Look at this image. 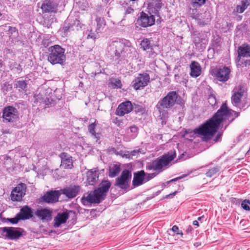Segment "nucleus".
Instances as JSON below:
<instances>
[{"label": "nucleus", "instance_id": "1", "mask_svg": "<svg viewBox=\"0 0 250 250\" xmlns=\"http://www.w3.org/2000/svg\"><path fill=\"white\" fill-rule=\"evenodd\" d=\"M233 113L231 122L238 117L240 115L239 112L235 111L232 109H229L226 103H223L220 109L213 115V116L207 121L205 123L196 128L193 130L187 129L185 131V134H193V136L198 134L203 136L205 141H208L211 139V137L217 131L221 123L223 122L224 117L228 116L230 117V114ZM190 137L192 135H190Z\"/></svg>", "mask_w": 250, "mask_h": 250}, {"label": "nucleus", "instance_id": "2", "mask_svg": "<svg viewBox=\"0 0 250 250\" xmlns=\"http://www.w3.org/2000/svg\"><path fill=\"white\" fill-rule=\"evenodd\" d=\"M107 50L112 61L116 64L128 63L129 59L135 56L136 51L131 42L124 39L113 41L109 43Z\"/></svg>", "mask_w": 250, "mask_h": 250}, {"label": "nucleus", "instance_id": "3", "mask_svg": "<svg viewBox=\"0 0 250 250\" xmlns=\"http://www.w3.org/2000/svg\"><path fill=\"white\" fill-rule=\"evenodd\" d=\"M176 157L175 151H170L157 158L151 163H148L146 166V169L148 170L157 171V172L148 173L145 172L144 176L145 182H147L156 176L160 172L169 167V164Z\"/></svg>", "mask_w": 250, "mask_h": 250}, {"label": "nucleus", "instance_id": "4", "mask_svg": "<svg viewBox=\"0 0 250 250\" xmlns=\"http://www.w3.org/2000/svg\"><path fill=\"white\" fill-rule=\"evenodd\" d=\"M110 187L111 183L109 181H103L99 185V188L91 191L87 196L82 197V203L84 206L93 203L99 204L105 199Z\"/></svg>", "mask_w": 250, "mask_h": 250}, {"label": "nucleus", "instance_id": "5", "mask_svg": "<svg viewBox=\"0 0 250 250\" xmlns=\"http://www.w3.org/2000/svg\"><path fill=\"white\" fill-rule=\"evenodd\" d=\"M180 99V97L176 91H170L166 96L158 102L156 105V108L160 114L165 117L167 114V112L166 109L172 108L176 103L181 105L184 104L182 101H180L179 102Z\"/></svg>", "mask_w": 250, "mask_h": 250}, {"label": "nucleus", "instance_id": "6", "mask_svg": "<svg viewBox=\"0 0 250 250\" xmlns=\"http://www.w3.org/2000/svg\"><path fill=\"white\" fill-rule=\"evenodd\" d=\"M47 60L53 65H63L66 60L65 49L59 45H54L48 48Z\"/></svg>", "mask_w": 250, "mask_h": 250}, {"label": "nucleus", "instance_id": "7", "mask_svg": "<svg viewBox=\"0 0 250 250\" xmlns=\"http://www.w3.org/2000/svg\"><path fill=\"white\" fill-rule=\"evenodd\" d=\"M1 118L4 123H15L19 119V112L18 109L13 106H6L2 109Z\"/></svg>", "mask_w": 250, "mask_h": 250}, {"label": "nucleus", "instance_id": "8", "mask_svg": "<svg viewBox=\"0 0 250 250\" xmlns=\"http://www.w3.org/2000/svg\"><path fill=\"white\" fill-rule=\"evenodd\" d=\"M0 233L5 239L11 240H18L25 234L22 228L7 227L0 228Z\"/></svg>", "mask_w": 250, "mask_h": 250}, {"label": "nucleus", "instance_id": "9", "mask_svg": "<svg viewBox=\"0 0 250 250\" xmlns=\"http://www.w3.org/2000/svg\"><path fill=\"white\" fill-rule=\"evenodd\" d=\"M230 72L229 67L220 66L212 68L210 71V74L218 81L226 82L229 78Z\"/></svg>", "mask_w": 250, "mask_h": 250}, {"label": "nucleus", "instance_id": "10", "mask_svg": "<svg viewBox=\"0 0 250 250\" xmlns=\"http://www.w3.org/2000/svg\"><path fill=\"white\" fill-rule=\"evenodd\" d=\"M81 28V24L80 21L76 18L68 17L66 20L64 25L61 31L62 37L67 36L68 32L71 31H78Z\"/></svg>", "mask_w": 250, "mask_h": 250}, {"label": "nucleus", "instance_id": "11", "mask_svg": "<svg viewBox=\"0 0 250 250\" xmlns=\"http://www.w3.org/2000/svg\"><path fill=\"white\" fill-rule=\"evenodd\" d=\"M131 172L128 169L124 170L116 179L115 186L123 190L127 189L130 186Z\"/></svg>", "mask_w": 250, "mask_h": 250}, {"label": "nucleus", "instance_id": "12", "mask_svg": "<svg viewBox=\"0 0 250 250\" xmlns=\"http://www.w3.org/2000/svg\"><path fill=\"white\" fill-rule=\"evenodd\" d=\"M150 82V76L146 73H140L132 81L131 85L135 90L144 88Z\"/></svg>", "mask_w": 250, "mask_h": 250}, {"label": "nucleus", "instance_id": "13", "mask_svg": "<svg viewBox=\"0 0 250 250\" xmlns=\"http://www.w3.org/2000/svg\"><path fill=\"white\" fill-rule=\"evenodd\" d=\"M155 21V19L153 15L150 13L149 15L142 12L137 20L136 23L142 27H147L154 24Z\"/></svg>", "mask_w": 250, "mask_h": 250}, {"label": "nucleus", "instance_id": "14", "mask_svg": "<svg viewBox=\"0 0 250 250\" xmlns=\"http://www.w3.org/2000/svg\"><path fill=\"white\" fill-rule=\"evenodd\" d=\"M34 100L35 104H39V105L42 104H44L45 108L52 107L56 104L55 97L52 94L46 96L45 98H42V95H35L34 97Z\"/></svg>", "mask_w": 250, "mask_h": 250}, {"label": "nucleus", "instance_id": "15", "mask_svg": "<svg viewBox=\"0 0 250 250\" xmlns=\"http://www.w3.org/2000/svg\"><path fill=\"white\" fill-rule=\"evenodd\" d=\"M26 187L23 183L19 184L12 191L11 200L13 201H20L25 194Z\"/></svg>", "mask_w": 250, "mask_h": 250}, {"label": "nucleus", "instance_id": "16", "mask_svg": "<svg viewBox=\"0 0 250 250\" xmlns=\"http://www.w3.org/2000/svg\"><path fill=\"white\" fill-rule=\"evenodd\" d=\"M80 189L81 188L79 186L70 185L61 189L60 191L61 194L64 195L69 199H72L78 194Z\"/></svg>", "mask_w": 250, "mask_h": 250}, {"label": "nucleus", "instance_id": "17", "mask_svg": "<svg viewBox=\"0 0 250 250\" xmlns=\"http://www.w3.org/2000/svg\"><path fill=\"white\" fill-rule=\"evenodd\" d=\"M61 195L60 190H50L46 192L42 196V201L47 203H54L58 201L59 198Z\"/></svg>", "mask_w": 250, "mask_h": 250}, {"label": "nucleus", "instance_id": "18", "mask_svg": "<svg viewBox=\"0 0 250 250\" xmlns=\"http://www.w3.org/2000/svg\"><path fill=\"white\" fill-rule=\"evenodd\" d=\"M133 109L131 102L126 101L120 104L117 107L116 114L120 116H123L125 114L130 112Z\"/></svg>", "mask_w": 250, "mask_h": 250}, {"label": "nucleus", "instance_id": "19", "mask_svg": "<svg viewBox=\"0 0 250 250\" xmlns=\"http://www.w3.org/2000/svg\"><path fill=\"white\" fill-rule=\"evenodd\" d=\"M57 7L58 4L51 0H44L41 7L43 13H56Z\"/></svg>", "mask_w": 250, "mask_h": 250}, {"label": "nucleus", "instance_id": "20", "mask_svg": "<svg viewBox=\"0 0 250 250\" xmlns=\"http://www.w3.org/2000/svg\"><path fill=\"white\" fill-rule=\"evenodd\" d=\"M52 211L44 208L37 209L35 212L36 215L42 222H48L52 218Z\"/></svg>", "mask_w": 250, "mask_h": 250}, {"label": "nucleus", "instance_id": "21", "mask_svg": "<svg viewBox=\"0 0 250 250\" xmlns=\"http://www.w3.org/2000/svg\"><path fill=\"white\" fill-rule=\"evenodd\" d=\"M61 159V167L64 169H71L73 167L72 157L66 153L62 152L60 155Z\"/></svg>", "mask_w": 250, "mask_h": 250}, {"label": "nucleus", "instance_id": "22", "mask_svg": "<svg viewBox=\"0 0 250 250\" xmlns=\"http://www.w3.org/2000/svg\"><path fill=\"white\" fill-rule=\"evenodd\" d=\"M207 42L208 40L201 34L196 35L194 39V43L200 51H203L206 49Z\"/></svg>", "mask_w": 250, "mask_h": 250}, {"label": "nucleus", "instance_id": "23", "mask_svg": "<svg viewBox=\"0 0 250 250\" xmlns=\"http://www.w3.org/2000/svg\"><path fill=\"white\" fill-rule=\"evenodd\" d=\"M18 214L21 220H28L33 216V209L28 206H24Z\"/></svg>", "mask_w": 250, "mask_h": 250}, {"label": "nucleus", "instance_id": "24", "mask_svg": "<svg viewBox=\"0 0 250 250\" xmlns=\"http://www.w3.org/2000/svg\"><path fill=\"white\" fill-rule=\"evenodd\" d=\"M238 56L237 60L240 61L242 57H250V45L248 43H244L238 48Z\"/></svg>", "mask_w": 250, "mask_h": 250}, {"label": "nucleus", "instance_id": "25", "mask_svg": "<svg viewBox=\"0 0 250 250\" xmlns=\"http://www.w3.org/2000/svg\"><path fill=\"white\" fill-rule=\"evenodd\" d=\"M145 172L142 170L134 173L133 179L132 181V185L134 187H138L143 183H145L144 176Z\"/></svg>", "mask_w": 250, "mask_h": 250}, {"label": "nucleus", "instance_id": "26", "mask_svg": "<svg viewBox=\"0 0 250 250\" xmlns=\"http://www.w3.org/2000/svg\"><path fill=\"white\" fill-rule=\"evenodd\" d=\"M162 6V2L161 0H152L148 4L149 12L160 17L159 11L161 9Z\"/></svg>", "mask_w": 250, "mask_h": 250}, {"label": "nucleus", "instance_id": "27", "mask_svg": "<svg viewBox=\"0 0 250 250\" xmlns=\"http://www.w3.org/2000/svg\"><path fill=\"white\" fill-rule=\"evenodd\" d=\"M69 217L68 213L67 212L59 213L54 218V225L55 228L59 227L62 224L65 223Z\"/></svg>", "mask_w": 250, "mask_h": 250}, {"label": "nucleus", "instance_id": "28", "mask_svg": "<svg viewBox=\"0 0 250 250\" xmlns=\"http://www.w3.org/2000/svg\"><path fill=\"white\" fill-rule=\"evenodd\" d=\"M190 75L192 77L196 78L201 75V68L198 62L195 61L192 62L190 64Z\"/></svg>", "mask_w": 250, "mask_h": 250}, {"label": "nucleus", "instance_id": "29", "mask_svg": "<svg viewBox=\"0 0 250 250\" xmlns=\"http://www.w3.org/2000/svg\"><path fill=\"white\" fill-rule=\"evenodd\" d=\"M98 177V174L96 171L90 170L87 172V182L90 185L96 184Z\"/></svg>", "mask_w": 250, "mask_h": 250}, {"label": "nucleus", "instance_id": "30", "mask_svg": "<svg viewBox=\"0 0 250 250\" xmlns=\"http://www.w3.org/2000/svg\"><path fill=\"white\" fill-rule=\"evenodd\" d=\"M120 165L119 164H112L109 167L108 176L113 178L117 176L121 171Z\"/></svg>", "mask_w": 250, "mask_h": 250}, {"label": "nucleus", "instance_id": "31", "mask_svg": "<svg viewBox=\"0 0 250 250\" xmlns=\"http://www.w3.org/2000/svg\"><path fill=\"white\" fill-rule=\"evenodd\" d=\"M15 87L21 93H25L27 91V82L26 80H20L17 81L15 84Z\"/></svg>", "mask_w": 250, "mask_h": 250}, {"label": "nucleus", "instance_id": "32", "mask_svg": "<svg viewBox=\"0 0 250 250\" xmlns=\"http://www.w3.org/2000/svg\"><path fill=\"white\" fill-rule=\"evenodd\" d=\"M250 5V0H242L240 5H237L236 7V11L239 13H242Z\"/></svg>", "mask_w": 250, "mask_h": 250}, {"label": "nucleus", "instance_id": "33", "mask_svg": "<svg viewBox=\"0 0 250 250\" xmlns=\"http://www.w3.org/2000/svg\"><path fill=\"white\" fill-rule=\"evenodd\" d=\"M96 21L97 23L96 32L98 34L102 32L104 30L105 26V21L104 19L101 17H97L96 19Z\"/></svg>", "mask_w": 250, "mask_h": 250}, {"label": "nucleus", "instance_id": "34", "mask_svg": "<svg viewBox=\"0 0 250 250\" xmlns=\"http://www.w3.org/2000/svg\"><path fill=\"white\" fill-rule=\"evenodd\" d=\"M96 122L93 123L91 124H90L88 126V130L89 132L91 134V136L97 139V140H98L100 138V134L98 133H96L95 132V127L96 126Z\"/></svg>", "mask_w": 250, "mask_h": 250}, {"label": "nucleus", "instance_id": "35", "mask_svg": "<svg viewBox=\"0 0 250 250\" xmlns=\"http://www.w3.org/2000/svg\"><path fill=\"white\" fill-rule=\"evenodd\" d=\"M141 47L144 50L150 49L151 51L153 49V46L151 44L150 41L148 39H143L140 43Z\"/></svg>", "mask_w": 250, "mask_h": 250}, {"label": "nucleus", "instance_id": "36", "mask_svg": "<svg viewBox=\"0 0 250 250\" xmlns=\"http://www.w3.org/2000/svg\"><path fill=\"white\" fill-rule=\"evenodd\" d=\"M9 68L11 71L15 73H20L22 70L21 66L16 62L10 63Z\"/></svg>", "mask_w": 250, "mask_h": 250}, {"label": "nucleus", "instance_id": "37", "mask_svg": "<svg viewBox=\"0 0 250 250\" xmlns=\"http://www.w3.org/2000/svg\"><path fill=\"white\" fill-rule=\"evenodd\" d=\"M242 97L234 93L231 96V102L232 104L237 108H239L241 104V100Z\"/></svg>", "mask_w": 250, "mask_h": 250}, {"label": "nucleus", "instance_id": "38", "mask_svg": "<svg viewBox=\"0 0 250 250\" xmlns=\"http://www.w3.org/2000/svg\"><path fill=\"white\" fill-rule=\"evenodd\" d=\"M4 161L3 162L4 167L6 169V170H9L12 168L13 166V162L12 159L6 156L4 158Z\"/></svg>", "mask_w": 250, "mask_h": 250}, {"label": "nucleus", "instance_id": "39", "mask_svg": "<svg viewBox=\"0 0 250 250\" xmlns=\"http://www.w3.org/2000/svg\"><path fill=\"white\" fill-rule=\"evenodd\" d=\"M12 89V84L9 83L8 82H4L1 85V90L4 94H6L7 92L11 91Z\"/></svg>", "mask_w": 250, "mask_h": 250}, {"label": "nucleus", "instance_id": "40", "mask_svg": "<svg viewBox=\"0 0 250 250\" xmlns=\"http://www.w3.org/2000/svg\"><path fill=\"white\" fill-rule=\"evenodd\" d=\"M206 0H191V5L194 8H200L206 3Z\"/></svg>", "mask_w": 250, "mask_h": 250}, {"label": "nucleus", "instance_id": "41", "mask_svg": "<svg viewBox=\"0 0 250 250\" xmlns=\"http://www.w3.org/2000/svg\"><path fill=\"white\" fill-rule=\"evenodd\" d=\"M250 105V101L248 98H245L241 102L239 108L240 110H245Z\"/></svg>", "mask_w": 250, "mask_h": 250}, {"label": "nucleus", "instance_id": "42", "mask_svg": "<svg viewBox=\"0 0 250 250\" xmlns=\"http://www.w3.org/2000/svg\"><path fill=\"white\" fill-rule=\"evenodd\" d=\"M220 170V167H215L210 169L208 172H206V175L207 177H211L214 175Z\"/></svg>", "mask_w": 250, "mask_h": 250}, {"label": "nucleus", "instance_id": "43", "mask_svg": "<svg viewBox=\"0 0 250 250\" xmlns=\"http://www.w3.org/2000/svg\"><path fill=\"white\" fill-rule=\"evenodd\" d=\"M111 85L114 88H121L122 86L121 81L119 79H114L111 80Z\"/></svg>", "mask_w": 250, "mask_h": 250}, {"label": "nucleus", "instance_id": "44", "mask_svg": "<svg viewBox=\"0 0 250 250\" xmlns=\"http://www.w3.org/2000/svg\"><path fill=\"white\" fill-rule=\"evenodd\" d=\"M236 91H234V93L238 95L239 96H241L242 97L243 96L244 93L245 92V89L243 86L242 85H239L236 88Z\"/></svg>", "mask_w": 250, "mask_h": 250}, {"label": "nucleus", "instance_id": "45", "mask_svg": "<svg viewBox=\"0 0 250 250\" xmlns=\"http://www.w3.org/2000/svg\"><path fill=\"white\" fill-rule=\"evenodd\" d=\"M241 207L245 210H250V201L247 199L244 200L241 203Z\"/></svg>", "mask_w": 250, "mask_h": 250}, {"label": "nucleus", "instance_id": "46", "mask_svg": "<svg viewBox=\"0 0 250 250\" xmlns=\"http://www.w3.org/2000/svg\"><path fill=\"white\" fill-rule=\"evenodd\" d=\"M124 8L125 9V16L129 14H132L134 12V9L132 7V4H131L129 6L126 7L125 6H124Z\"/></svg>", "mask_w": 250, "mask_h": 250}, {"label": "nucleus", "instance_id": "47", "mask_svg": "<svg viewBox=\"0 0 250 250\" xmlns=\"http://www.w3.org/2000/svg\"><path fill=\"white\" fill-rule=\"evenodd\" d=\"M8 220L12 224H16L18 223L20 220H21L20 219V216H19L18 214L17 213L15 217L8 219Z\"/></svg>", "mask_w": 250, "mask_h": 250}, {"label": "nucleus", "instance_id": "48", "mask_svg": "<svg viewBox=\"0 0 250 250\" xmlns=\"http://www.w3.org/2000/svg\"><path fill=\"white\" fill-rule=\"evenodd\" d=\"M208 102L211 106H215L216 103V100L215 96L213 95H210L208 98Z\"/></svg>", "mask_w": 250, "mask_h": 250}, {"label": "nucleus", "instance_id": "49", "mask_svg": "<svg viewBox=\"0 0 250 250\" xmlns=\"http://www.w3.org/2000/svg\"><path fill=\"white\" fill-rule=\"evenodd\" d=\"M238 61L243 65V66L247 67L250 65V59L245 60L241 58L240 61L238 60Z\"/></svg>", "mask_w": 250, "mask_h": 250}, {"label": "nucleus", "instance_id": "50", "mask_svg": "<svg viewBox=\"0 0 250 250\" xmlns=\"http://www.w3.org/2000/svg\"><path fill=\"white\" fill-rule=\"evenodd\" d=\"M97 34H95L94 32H93L92 30H91L90 31H89L88 35H87V38L88 39H92L93 40H95L97 37Z\"/></svg>", "mask_w": 250, "mask_h": 250}, {"label": "nucleus", "instance_id": "51", "mask_svg": "<svg viewBox=\"0 0 250 250\" xmlns=\"http://www.w3.org/2000/svg\"><path fill=\"white\" fill-rule=\"evenodd\" d=\"M187 176V175H183L182 176H179L178 177H176L174 179H173L170 181H168L166 183H165V186H166V185H168L169 184V183H171V182H175V181H176L178 180H180V179H182L183 178L186 177Z\"/></svg>", "mask_w": 250, "mask_h": 250}, {"label": "nucleus", "instance_id": "52", "mask_svg": "<svg viewBox=\"0 0 250 250\" xmlns=\"http://www.w3.org/2000/svg\"><path fill=\"white\" fill-rule=\"evenodd\" d=\"M222 135V133L221 132H218L215 137V138L214 139V141L215 142H217L221 140V137Z\"/></svg>", "mask_w": 250, "mask_h": 250}, {"label": "nucleus", "instance_id": "53", "mask_svg": "<svg viewBox=\"0 0 250 250\" xmlns=\"http://www.w3.org/2000/svg\"><path fill=\"white\" fill-rule=\"evenodd\" d=\"M171 230L174 233H176V234H178L179 229V228L178 227V226L174 225L172 227V228L171 229Z\"/></svg>", "mask_w": 250, "mask_h": 250}, {"label": "nucleus", "instance_id": "54", "mask_svg": "<svg viewBox=\"0 0 250 250\" xmlns=\"http://www.w3.org/2000/svg\"><path fill=\"white\" fill-rule=\"evenodd\" d=\"M177 191H175L173 193H170L168 195H167L166 196V198L167 199H169V198H172L173 197H174L176 194L177 193Z\"/></svg>", "mask_w": 250, "mask_h": 250}, {"label": "nucleus", "instance_id": "55", "mask_svg": "<svg viewBox=\"0 0 250 250\" xmlns=\"http://www.w3.org/2000/svg\"><path fill=\"white\" fill-rule=\"evenodd\" d=\"M177 191H175L173 193H170L168 195H167L166 196V198L167 199H169V198H172L173 197H174L176 194L177 193Z\"/></svg>", "mask_w": 250, "mask_h": 250}, {"label": "nucleus", "instance_id": "56", "mask_svg": "<svg viewBox=\"0 0 250 250\" xmlns=\"http://www.w3.org/2000/svg\"><path fill=\"white\" fill-rule=\"evenodd\" d=\"M193 225L194 226H196L197 227H198L199 226L198 221V220L193 221Z\"/></svg>", "mask_w": 250, "mask_h": 250}, {"label": "nucleus", "instance_id": "57", "mask_svg": "<svg viewBox=\"0 0 250 250\" xmlns=\"http://www.w3.org/2000/svg\"><path fill=\"white\" fill-rule=\"evenodd\" d=\"M3 66V62L1 60H0V71H1V68Z\"/></svg>", "mask_w": 250, "mask_h": 250}, {"label": "nucleus", "instance_id": "58", "mask_svg": "<svg viewBox=\"0 0 250 250\" xmlns=\"http://www.w3.org/2000/svg\"><path fill=\"white\" fill-rule=\"evenodd\" d=\"M139 0H129V2H132V4H134L135 1H138Z\"/></svg>", "mask_w": 250, "mask_h": 250}, {"label": "nucleus", "instance_id": "59", "mask_svg": "<svg viewBox=\"0 0 250 250\" xmlns=\"http://www.w3.org/2000/svg\"><path fill=\"white\" fill-rule=\"evenodd\" d=\"M203 216H202V217H199L198 218V221H201L203 218Z\"/></svg>", "mask_w": 250, "mask_h": 250}, {"label": "nucleus", "instance_id": "60", "mask_svg": "<svg viewBox=\"0 0 250 250\" xmlns=\"http://www.w3.org/2000/svg\"><path fill=\"white\" fill-rule=\"evenodd\" d=\"M178 234H180V235H181V236H183V233L182 232V231H179V233H178Z\"/></svg>", "mask_w": 250, "mask_h": 250}, {"label": "nucleus", "instance_id": "61", "mask_svg": "<svg viewBox=\"0 0 250 250\" xmlns=\"http://www.w3.org/2000/svg\"><path fill=\"white\" fill-rule=\"evenodd\" d=\"M136 127H132V128H131V131H133V130H132V129H136Z\"/></svg>", "mask_w": 250, "mask_h": 250}, {"label": "nucleus", "instance_id": "62", "mask_svg": "<svg viewBox=\"0 0 250 250\" xmlns=\"http://www.w3.org/2000/svg\"><path fill=\"white\" fill-rule=\"evenodd\" d=\"M233 113L230 114V117H233Z\"/></svg>", "mask_w": 250, "mask_h": 250}, {"label": "nucleus", "instance_id": "63", "mask_svg": "<svg viewBox=\"0 0 250 250\" xmlns=\"http://www.w3.org/2000/svg\"><path fill=\"white\" fill-rule=\"evenodd\" d=\"M2 15V14L0 13V17Z\"/></svg>", "mask_w": 250, "mask_h": 250}]
</instances>
